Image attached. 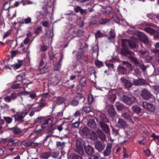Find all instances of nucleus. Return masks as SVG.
<instances>
[{"label": "nucleus", "mask_w": 159, "mask_h": 159, "mask_svg": "<svg viewBox=\"0 0 159 159\" xmlns=\"http://www.w3.org/2000/svg\"><path fill=\"white\" fill-rule=\"evenodd\" d=\"M96 120L98 125L102 130L107 134L110 133V128L106 123L108 122V119L106 116L103 113H99L98 114Z\"/></svg>", "instance_id": "obj_1"}, {"label": "nucleus", "mask_w": 159, "mask_h": 159, "mask_svg": "<svg viewBox=\"0 0 159 159\" xmlns=\"http://www.w3.org/2000/svg\"><path fill=\"white\" fill-rule=\"evenodd\" d=\"M73 144L71 143L72 148L76 152L78 151L80 152V154H83V147L84 148V146L86 145L85 141L83 139H78L76 141L73 142Z\"/></svg>", "instance_id": "obj_2"}, {"label": "nucleus", "mask_w": 159, "mask_h": 159, "mask_svg": "<svg viewBox=\"0 0 159 159\" xmlns=\"http://www.w3.org/2000/svg\"><path fill=\"white\" fill-rule=\"evenodd\" d=\"M138 41V39L135 37H132L130 40L127 39H123L122 41V45L123 47H126V46L128 44L130 48L132 49H134L136 46V42Z\"/></svg>", "instance_id": "obj_3"}, {"label": "nucleus", "mask_w": 159, "mask_h": 159, "mask_svg": "<svg viewBox=\"0 0 159 159\" xmlns=\"http://www.w3.org/2000/svg\"><path fill=\"white\" fill-rule=\"evenodd\" d=\"M121 53L122 54L126 56H128L129 55H131L129 57L130 59L134 62L135 64L138 65V64L139 62L137 59L132 56V55L134 54L133 53L129 50L126 47H123L121 49Z\"/></svg>", "instance_id": "obj_4"}, {"label": "nucleus", "mask_w": 159, "mask_h": 159, "mask_svg": "<svg viewBox=\"0 0 159 159\" xmlns=\"http://www.w3.org/2000/svg\"><path fill=\"white\" fill-rule=\"evenodd\" d=\"M69 31L70 27L68 25L67 27H66L64 30V34L63 37L64 40L66 43H65L63 46V48L67 47L68 46L69 42H70V39H69L70 37Z\"/></svg>", "instance_id": "obj_5"}, {"label": "nucleus", "mask_w": 159, "mask_h": 159, "mask_svg": "<svg viewBox=\"0 0 159 159\" xmlns=\"http://www.w3.org/2000/svg\"><path fill=\"white\" fill-rule=\"evenodd\" d=\"M94 143L95 148L99 152H102L104 150L105 144L103 142L97 140L94 142Z\"/></svg>", "instance_id": "obj_6"}, {"label": "nucleus", "mask_w": 159, "mask_h": 159, "mask_svg": "<svg viewBox=\"0 0 159 159\" xmlns=\"http://www.w3.org/2000/svg\"><path fill=\"white\" fill-rule=\"evenodd\" d=\"M28 113V111H23L19 114L14 115L13 116L14 117L15 121H17L19 122H22L23 118Z\"/></svg>", "instance_id": "obj_7"}, {"label": "nucleus", "mask_w": 159, "mask_h": 159, "mask_svg": "<svg viewBox=\"0 0 159 159\" xmlns=\"http://www.w3.org/2000/svg\"><path fill=\"white\" fill-rule=\"evenodd\" d=\"M121 116L126 120L132 124H134V122L132 120V115L129 111L123 112L122 113Z\"/></svg>", "instance_id": "obj_8"}, {"label": "nucleus", "mask_w": 159, "mask_h": 159, "mask_svg": "<svg viewBox=\"0 0 159 159\" xmlns=\"http://www.w3.org/2000/svg\"><path fill=\"white\" fill-rule=\"evenodd\" d=\"M107 113L109 117L112 119H114L117 115V113L114 105H111L109 106Z\"/></svg>", "instance_id": "obj_9"}, {"label": "nucleus", "mask_w": 159, "mask_h": 159, "mask_svg": "<svg viewBox=\"0 0 159 159\" xmlns=\"http://www.w3.org/2000/svg\"><path fill=\"white\" fill-rule=\"evenodd\" d=\"M137 37L138 38L135 37L138 39V41L136 42V43L138 42L139 40L142 41L145 44L148 43L149 42L148 37L143 33H139L137 34Z\"/></svg>", "instance_id": "obj_10"}, {"label": "nucleus", "mask_w": 159, "mask_h": 159, "mask_svg": "<svg viewBox=\"0 0 159 159\" xmlns=\"http://www.w3.org/2000/svg\"><path fill=\"white\" fill-rule=\"evenodd\" d=\"M84 149L87 154L91 156L94 153V148L89 145L84 146Z\"/></svg>", "instance_id": "obj_11"}, {"label": "nucleus", "mask_w": 159, "mask_h": 159, "mask_svg": "<svg viewBox=\"0 0 159 159\" xmlns=\"http://www.w3.org/2000/svg\"><path fill=\"white\" fill-rule=\"evenodd\" d=\"M87 125L93 130H95L97 128L96 124L93 118H90L88 120Z\"/></svg>", "instance_id": "obj_12"}, {"label": "nucleus", "mask_w": 159, "mask_h": 159, "mask_svg": "<svg viewBox=\"0 0 159 159\" xmlns=\"http://www.w3.org/2000/svg\"><path fill=\"white\" fill-rule=\"evenodd\" d=\"M142 106L143 107L151 112H153L155 110L154 106L151 103L146 102H143L142 103Z\"/></svg>", "instance_id": "obj_13"}, {"label": "nucleus", "mask_w": 159, "mask_h": 159, "mask_svg": "<svg viewBox=\"0 0 159 159\" xmlns=\"http://www.w3.org/2000/svg\"><path fill=\"white\" fill-rule=\"evenodd\" d=\"M25 92H21L19 93H16L15 92L12 93L10 95L7 96L4 98V99H14L16 98L17 97L20 96V94H24Z\"/></svg>", "instance_id": "obj_14"}, {"label": "nucleus", "mask_w": 159, "mask_h": 159, "mask_svg": "<svg viewBox=\"0 0 159 159\" xmlns=\"http://www.w3.org/2000/svg\"><path fill=\"white\" fill-rule=\"evenodd\" d=\"M141 95L144 99H149V98L152 99V95L145 89H143L142 90Z\"/></svg>", "instance_id": "obj_15"}, {"label": "nucleus", "mask_w": 159, "mask_h": 159, "mask_svg": "<svg viewBox=\"0 0 159 159\" xmlns=\"http://www.w3.org/2000/svg\"><path fill=\"white\" fill-rule=\"evenodd\" d=\"M112 147V144L110 143L107 144L106 149L103 151V154L104 156H109L111 152V149Z\"/></svg>", "instance_id": "obj_16"}, {"label": "nucleus", "mask_w": 159, "mask_h": 159, "mask_svg": "<svg viewBox=\"0 0 159 159\" xmlns=\"http://www.w3.org/2000/svg\"><path fill=\"white\" fill-rule=\"evenodd\" d=\"M121 81L123 83L125 87L127 89L131 88L133 85V84L127 80L124 77L121 78Z\"/></svg>", "instance_id": "obj_17"}, {"label": "nucleus", "mask_w": 159, "mask_h": 159, "mask_svg": "<svg viewBox=\"0 0 159 159\" xmlns=\"http://www.w3.org/2000/svg\"><path fill=\"white\" fill-rule=\"evenodd\" d=\"M131 110L133 113H136L139 115H140V114H143L142 111V109L136 105L133 106L132 107Z\"/></svg>", "instance_id": "obj_18"}, {"label": "nucleus", "mask_w": 159, "mask_h": 159, "mask_svg": "<svg viewBox=\"0 0 159 159\" xmlns=\"http://www.w3.org/2000/svg\"><path fill=\"white\" fill-rule=\"evenodd\" d=\"M117 123L121 128H125L128 125L127 122L125 120L120 118H119Z\"/></svg>", "instance_id": "obj_19"}, {"label": "nucleus", "mask_w": 159, "mask_h": 159, "mask_svg": "<svg viewBox=\"0 0 159 159\" xmlns=\"http://www.w3.org/2000/svg\"><path fill=\"white\" fill-rule=\"evenodd\" d=\"M133 84L135 85H142L145 84V80L142 78L134 80L133 81Z\"/></svg>", "instance_id": "obj_20"}, {"label": "nucleus", "mask_w": 159, "mask_h": 159, "mask_svg": "<svg viewBox=\"0 0 159 159\" xmlns=\"http://www.w3.org/2000/svg\"><path fill=\"white\" fill-rule=\"evenodd\" d=\"M18 63L11 65V67L14 70L20 68L22 65L23 61L20 60H18Z\"/></svg>", "instance_id": "obj_21"}, {"label": "nucleus", "mask_w": 159, "mask_h": 159, "mask_svg": "<svg viewBox=\"0 0 159 159\" xmlns=\"http://www.w3.org/2000/svg\"><path fill=\"white\" fill-rule=\"evenodd\" d=\"M116 106L117 110L119 111H125L127 109L126 107L119 102L116 104Z\"/></svg>", "instance_id": "obj_22"}, {"label": "nucleus", "mask_w": 159, "mask_h": 159, "mask_svg": "<svg viewBox=\"0 0 159 159\" xmlns=\"http://www.w3.org/2000/svg\"><path fill=\"white\" fill-rule=\"evenodd\" d=\"M83 135L88 136L90 134V130L87 127H84L80 130Z\"/></svg>", "instance_id": "obj_23"}, {"label": "nucleus", "mask_w": 159, "mask_h": 159, "mask_svg": "<svg viewBox=\"0 0 159 159\" xmlns=\"http://www.w3.org/2000/svg\"><path fill=\"white\" fill-rule=\"evenodd\" d=\"M97 133L98 136L99 138L102 141L105 140L106 139V136L104 133L100 129H98Z\"/></svg>", "instance_id": "obj_24"}, {"label": "nucleus", "mask_w": 159, "mask_h": 159, "mask_svg": "<svg viewBox=\"0 0 159 159\" xmlns=\"http://www.w3.org/2000/svg\"><path fill=\"white\" fill-rule=\"evenodd\" d=\"M84 93V91H82L80 93H76L75 98L76 99H80L83 98L85 99V98L84 97V95L82 94Z\"/></svg>", "instance_id": "obj_25"}, {"label": "nucleus", "mask_w": 159, "mask_h": 159, "mask_svg": "<svg viewBox=\"0 0 159 159\" xmlns=\"http://www.w3.org/2000/svg\"><path fill=\"white\" fill-rule=\"evenodd\" d=\"M31 21V19L30 17H28L27 18L23 19L20 20V23L22 24H30Z\"/></svg>", "instance_id": "obj_26"}, {"label": "nucleus", "mask_w": 159, "mask_h": 159, "mask_svg": "<svg viewBox=\"0 0 159 159\" xmlns=\"http://www.w3.org/2000/svg\"><path fill=\"white\" fill-rule=\"evenodd\" d=\"M10 130L15 134H18L21 132L20 129L16 126L10 128Z\"/></svg>", "instance_id": "obj_27"}, {"label": "nucleus", "mask_w": 159, "mask_h": 159, "mask_svg": "<svg viewBox=\"0 0 159 159\" xmlns=\"http://www.w3.org/2000/svg\"><path fill=\"white\" fill-rule=\"evenodd\" d=\"M43 100H41L39 103H36L38 109L37 110H34L36 111H38L40 110V107L44 106L45 105V103L43 101Z\"/></svg>", "instance_id": "obj_28"}, {"label": "nucleus", "mask_w": 159, "mask_h": 159, "mask_svg": "<svg viewBox=\"0 0 159 159\" xmlns=\"http://www.w3.org/2000/svg\"><path fill=\"white\" fill-rule=\"evenodd\" d=\"M50 156V153L49 152H45L41 154L40 158L42 159H48Z\"/></svg>", "instance_id": "obj_29"}, {"label": "nucleus", "mask_w": 159, "mask_h": 159, "mask_svg": "<svg viewBox=\"0 0 159 159\" xmlns=\"http://www.w3.org/2000/svg\"><path fill=\"white\" fill-rule=\"evenodd\" d=\"M83 54V51L81 49H80L77 52L76 55V58L78 60H80Z\"/></svg>", "instance_id": "obj_30"}, {"label": "nucleus", "mask_w": 159, "mask_h": 159, "mask_svg": "<svg viewBox=\"0 0 159 159\" xmlns=\"http://www.w3.org/2000/svg\"><path fill=\"white\" fill-rule=\"evenodd\" d=\"M145 31L147 33L152 35L153 34H155L156 33V31L153 30L152 29H151L148 28H146L145 29Z\"/></svg>", "instance_id": "obj_31"}, {"label": "nucleus", "mask_w": 159, "mask_h": 159, "mask_svg": "<svg viewBox=\"0 0 159 159\" xmlns=\"http://www.w3.org/2000/svg\"><path fill=\"white\" fill-rule=\"evenodd\" d=\"M118 70L119 72L122 74H125L126 73L125 68L121 66H119L118 67Z\"/></svg>", "instance_id": "obj_32"}, {"label": "nucleus", "mask_w": 159, "mask_h": 159, "mask_svg": "<svg viewBox=\"0 0 159 159\" xmlns=\"http://www.w3.org/2000/svg\"><path fill=\"white\" fill-rule=\"evenodd\" d=\"M24 76V74H20L19 75H17L16 78V79L15 80V82H17L20 81L22 80V79H23Z\"/></svg>", "instance_id": "obj_33"}, {"label": "nucleus", "mask_w": 159, "mask_h": 159, "mask_svg": "<svg viewBox=\"0 0 159 159\" xmlns=\"http://www.w3.org/2000/svg\"><path fill=\"white\" fill-rule=\"evenodd\" d=\"M91 138L92 140H95L96 139L98 136L96 133L94 131H93L91 133L90 132V134Z\"/></svg>", "instance_id": "obj_34"}, {"label": "nucleus", "mask_w": 159, "mask_h": 159, "mask_svg": "<svg viewBox=\"0 0 159 159\" xmlns=\"http://www.w3.org/2000/svg\"><path fill=\"white\" fill-rule=\"evenodd\" d=\"M65 143L60 142H57V146L59 148L62 149L65 147Z\"/></svg>", "instance_id": "obj_35"}, {"label": "nucleus", "mask_w": 159, "mask_h": 159, "mask_svg": "<svg viewBox=\"0 0 159 159\" xmlns=\"http://www.w3.org/2000/svg\"><path fill=\"white\" fill-rule=\"evenodd\" d=\"M20 3L22 4L23 6H25L26 4H32L33 2L28 0H22L20 2Z\"/></svg>", "instance_id": "obj_36"}, {"label": "nucleus", "mask_w": 159, "mask_h": 159, "mask_svg": "<svg viewBox=\"0 0 159 159\" xmlns=\"http://www.w3.org/2000/svg\"><path fill=\"white\" fill-rule=\"evenodd\" d=\"M71 159H82V157L76 154H73L70 156Z\"/></svg>", "instance_id": "obj_37"}, {"label": "nucleus", "mask_w": 159, "mask_h": 159, "mask_svg": "<svg viewBox=\"0 0 159 159\" xmlns=\"http://www.w3.org/2000/svg\"><path fill=\"white\" fill-rule=\"evenodd\" d=\"M42 27L41 26L38 27L36 28L34 31V33L37 35H38L39 34L40 32H42Z\"/></svg>", "instance_id": "obj_38"}, {"label": "nucleus", "mask_w": 159, "mask_h": 159, "mask_svg": "<svg viewBox=\"0 0 159 159\" xmlns=\"http://www.w3.org/2000/svg\"><path fill=\"white\" fill-rule=\"evenodd\" d=\"M123 102L128 105L130 106L135 102V100H123Z\"/></svg>", "instance_id": "obj_39"}, {"label": "nucleus", "mask_w": 159, "mask_h": 159, "mask_svg": "<svg viewBox=\"0 0 159 159\" xmlns=\"http://www.w3.org/2000/svg\"><path fill=\"white\" fill-rule=\"evenodd\" d=\"M100 156L98 154H93L90 156L89 159H99Z\"/></svg>", "instance_id": "obj_40"}, {"label": "nucleus", "mask_w": 159, "mask_h": 159, "mask_svg": "<svg viewBox=\"0 0 159 159\" xmlns=\"http://www.w3.org/2000/svg\"><path fill=\"white\" fill-rule=\"evenodd\" d=\"M45 120L43 121L41 126L42 129H43L46 127L48 123V120Z\"/></svg>", "instance_id": "obj_41"}, {"label": "nucleus", "mask_w": 159, "mask_h": 159, "mask_svg": "<svg viewBox=\"0 0 159 159\" xmlns=\"http://www.w3.org/2000/svg\"><path fill=\"white\" fill-rule=\"evenodd\" d=\"M83 109L84 111L86 113H89L92 111V110L89 107V106H88L87 105L86 106H84L83 108Z\"/></svg>", "instance_id": "obj_42"}, {"label": "nucleus", "mask_w": 159, "mask_h": 159, "mask_svg": "<svg viewBox=\"0 0 159 159\" xmlns=\"http://www.w3.org/2000/svg\"><path fill=\"white\" fill-rule=\"evenodd\" d=\"M48 49V47L46 45H41L40 48V51L43 52H46Z\"/></svg>", "instance_id": "obj_43"}, {"label": "nucleus", "mask_w": 159, "mask_h": 159, "mask_svg": "<svg viewBox=\"0 0 159 159\" xmlns=\"http://www.w3.org/2000/svg\"><path fill=\"white\" fill-rule=\"evenodd\" d=\"M21 87V85L20 83L13 84L11 86V88L14 89H19Z\"/></svg>", "instance_id": "obj_44"}, {"label": "nucleus", "mask_w": 159, "mask_h": 159, "mask_svg": "<svg viewBox=\"0 0 159 159\" xmlns=\"http://www.w3.org/2000/svg\"><path fill=\"white\" fill-rule=\"evenodd\" d=\"M80 124V122L78 121H76L72 123L71 125L72 128H77L78 127Z\"/></svg>", "instance_id": "obj_45"}, {"label": "nucleus", "mask_w": 159, "mask_h": 159, "mask_svg": "<svg viewBox=\"0 0 159 159\" xmlns=\"http://www.w3.org/2000/svg\"><path fill=\"white\" fill-rule=\"evenodd\" d=\"M86 79L84 78H82L81 79L80 81V84L81 86H84L85 85L86 83Z\"/></svg>", "instance_id": "obj_46"}, {"label": "nucleus", "mask_w": 159, "mask_h": 159, "mask_svg": "<svg viewBox=\"0 0 159 159\" xmlns=\"http://www.w3.org/2000/svg\"><path fill=\"white\" fill-rule=\"evenodd\" d=\"M95 38L97 39V38L101 37L103 36V35L101 33L99 30H98L95 34Z\"/></svg>", "instance_id": "obj_47"}, {"label": "nucleus", "mask_w": 159, "mask_h": 159, "mask_svg": "<svg viewBox=\"0 0 159 159\" xmlns=\"http://www.w3.org/2000/svg\"><path fill=\"white\" fill-rule=\"evenodd\" d=\"M54 34L52 31L49 30L47 33V37L48 38H52Z\"/></svg>", "instance_id": "obj_48"}, {"label": "nucleus", "mask_w": 159, "mask_h": 159, "mask_svg": "<svg viewBox=\"0 0 159 159\" xmlns=\"http://www.w3.org/2000/svg\"><path fill=\"white\" fill-rule=\"evenodd\" d=\"M4 119L8 123H10L12 120V118L9 117H4Z\"/></svg>", "instance_id": "obj_49"}, {"label": "nucleus", "mask_w": 159, "mask_h": 159, "mask_svg": "<svg viewBox=\"0 0 159 159\" xmlns=\"http://www.w3.org/2000/svg\"><path fill=\"white\" fill-rule=\"evenodd\" d=\"M47 70V68L45 66H43L42 68H39V71L40 73L42 74L45 73Z\"/></svg>", "instance_id": "obj_50"}, {"label": "nucleus", "mask_w": 159, "mask_h": 159, "mask_svg": "<svg viewBox=\"0 0 159 159\" xmlns=\"http://www.w3.org/2000/svg\"><path fill=\"white\" fill-rule=\"evenodd\" d=\"M61 64L57 63L54 66V70L56 71H58L61 68Z\"/></svg>", "instance_id": "obj_51"}, {"label": "nucleus", "mask_w": 159, "mask_h": 159, "mask_svg": "<svg viewBox=\"0 0 159 159\" xmlns=\"http://www.w3.org/2000/svg\"><path fill=\"white\" fill-rule=\"evenodd\" d=\"M18 52L17 50L12 51L11 52V55L12 58L15 57L17 54Z\"/></svg>", "instance_id": "obj_52"}, {"label": "nucleus", "mask_w": 159, "mask_h": 159, "mask_svg": "<svg viewBox=\"0 0 159 159\" xmlns=\"http://www.w3.org/2000/svg\"><path fill=\"white\" fill-rule=\"evenodd\" d=\"M55 57V55L53 52L49 54V58L50 60H53Z\"/></svg>", "instance_id": "obj_53"}, {"label": "nucleus", "mask_w": 159, "mask_h": 159, "mask_svg": "<svg viewBox=\"0 0 159 159\" xmlns=\"http://www.w3.org/2000/svg\"><path fill=\"white\" fill-rule=\"evenodd\" d=\"M151 136L153 138V140L157 139L159 142V135L156 136L155 133H153L151 135Z\"/></svg>", "instance_id": "obj_54"}, {"label": "nucleus", "mask_w": 159, "mask_h": 159, "mask_svg": "<svg viewBox=\"0 0 159 159\" xmlns=\"http://www.w3.org/2000/svg\"><path fill=\"white\" fill-rule=\"evenodd\" d=\"M95 64L97 66L99 67H101L102 65V62L98 60L95 61Z\"/></svg>", "instance_id": "obj_55"}, {"label": "nucleus", "mask_w": 159, "mask_h": 159, "mask_svg": "<svg viewBox=\"0 0 159 159\" xmlns=\"http://www.w3.org/2000/svg\"><path fill=\"white\" fill-rule=\"evenodd\" d=\"M24 145L25 146L28 147L29 146H33V142H29L25 143Z\"/></svg>", "instance_id": "obj_56"}, {"label": "nucleus", "mask_w": 159, "mask_h": 159, "mask_svg": "<svg viewBox=\"0 0 159 159\" xmlns=\"http://www.w3.org/2000/svg\"><path fill=\"white\" fill-rule=\"evenodd\" d=\"M93 51L94 53H96L97 55H98V48L97 46H96L93 48Z\"/></svg>", "instance_id": "obj_57"}, {"label": "nucleus", "mask_w": 159, "mask_h": 159, "mask_svg": "<svg viewBox=\"0 0 159 159\" xmlns=\"http://www.w3.org/2000/svg\"><path fill=\"white\" fill-rule=\"evenodd\" d=\"M123 64L124 65H126L128 67H129L130 69L132 68L131 65L129 62L127 61H123Z\"/></svg>", "instance_id": "obj_58"}, {"label": "nucleus", "mask_w": 159, "mask_h": 159, "mask_svg": "<svg viewBox=\"0 0 159 159\" xmlns=\"http://www.w3.org/2000/svg\"><path fill=\"white\" fill-rule=\"evenodd\" d=\"M36 94L34 93H30L29 97L31 99H34L36 97Z\"/></svg>", "instance_id": "obj_59"}, {"label": "nucleus", "mask_w": 159, "mask_h": 159, "mask_svg": "<svg viewBox=\"0 0 159 159\" xmlns=\"http://www.w3.org/2000/svg\"><path fill=\"white\" fill-rule=\"evenodd\" d=\"M110 34L111 36L113 38L115 37V33L113 30H111L110 31Z\"/></svg>", "instance_id": "obj_60"}, {"label": "nucleus", "mask_w": 159, "mask_h": 159, "mask_svg": "<svg viewBox=\"0 0 159 159\" xmlns=\"http://www.w3.org/2000/svg\"><path fill=\"white\" fill-rule=\"evenodd\" d=\"M119 129L116 130L114 128H112V132L113 134L115 135H117L118 134V131Z\"/></svg>", "instance_id": "obj_61"}, {"label": "nucleus", "mask_w": 159, "mask_h": 159, "mask_svg": "<svg viewBox=\"0 0 159 159\" xmlns=\"http://www.w3.org/2000/svg\"><path fill=\"white\" fill-rule=\"evenodd\" d=\"M144 152L146 154L147 156H149L151 154V152L149 149H148L146 150H144Z\"/></svg>", "instance_id": "obj_62"}, {"label": "nucleus", "mask_w": 159, "mask_h": 159, "mask_svg": "<svg viewBox=\"0 0 159 159\" xmlns=\"http://www.w3.org/2000/svg\"><path fill=\"white\" fill-rule=\"evenodd\" d=\"M78 104V100H73L71 102V104L74 106H76Z\"/></svg>", "instance_id": "obj_63"}, {"label": "nucleus", "mask_w": 159, "mask_h": 159, "mask_svg": "<svg viewBox=\"0 0 159 159\" xmlns=\"http://www.w3.org/2000/svg\"><path fill=\"white\" fill-rule=\"evenodd\" d=\"M30 39L28 38H26L23 41V43L25 44H27L29 41Z\"/></svg>", "instance_id": "obj_64"}]
</instances>
